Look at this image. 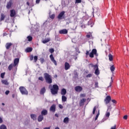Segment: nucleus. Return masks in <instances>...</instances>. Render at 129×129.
<instances>
[{
    "mask_svg": "<svg viewBox=\"0 0 129 129\" xmlns=\"http://www.w3.org/2000/svg\"><path fill=\"white\" fill-rule=\"evenodd\" d=\"M49 88L50 89V92L53 95L55 94H58V91L59 90V87L57 85H49Z\"/></svg>",
    "mask_w": 129,
    "mask_h": 129,
    "instance_id": "obj_1",
    "label": "nucleus"
},
{
    "mask_svg": "<svg viewBox=\"0 0 129 129\" xmlns=\"http://www.w3.org/2000/svg\"><path fill=\"white\" fill-rule=\"evenodd\" d=\"M89 55V57L90 58H94V55L97 57L98 56V54L97 53V50L96 49H93L92 52L89 54V51L87 50L86 53V57H87Z\"/></svg>",
    "mask_w": 129,
    "mask_h": 129,
    "instance_id": "obj_2",
    "label": "nucleus"
},
{
    "mask_svg": "<svg viewBox=\"0 0 129 129\" xmlns=\"http://www.w3.org/2000/svg\"><path fill=\"white\" fill-rule=\"evenodd\" d=\"M44 79H45L46 82L48 83V84H51L52 83V77L48 73L44 74Z\"/></svg>",
    "mask_w": 129,
    "mask_h": 129,
    "instance_id": "obj_3",
    "label": "nucleus"
},
{
    "mask_svg": "<svg viewBox=\"0 0 129 129\" xmlns=\"http://www.w3.org/2000/svg\"><path fill=\"white\" fill-rule=\"evenodd\" d=\"M19 90L22 94L23 95H28V91L24 87L21 86L19 87Z\"/></svg>",
    "mask_w": 129,
    "mask_h": 129,
    "instance_id": "obj_4",
    "label": "nucleus"
},
{
    "mask_svg": "<svg viewBox=\"0 0 129 129\" xmlns=\"http://www.w3.org/2000/svg\"><path fill=\"white\" fill-rule=\"evenodd\" d=\"M14 5L13 2V0H10L9 2H7V4L6 5V8L7 10H10V9H12V7Z\"/></svg>",
    "mask_w": 129,
    "mask_h": 129,
    "instance_id": "obj_5",
    "label": "nucleus"
},
{
    "mask_svg": "<svg viewBox=\"0 0 129 129\" xmlns=\"http://www.w3.org/2000/svg\"><path fill=\"white\" fill-rule=\"evenodd\" d=\"M111 101V97L110 96H107L104 99L105 103L106 104H108L109 102Z\"/></svg>",
    "mask_w": 129,
    "mask_h": 129,
    "instance_id": "obj_6",
    "label": "nucleus"
},
{
    "mask_svg": "<svg viewBox=\"0 0 129 129\" xmlns=\"http://www.w3.org/2000/svg\"><path fill=\"white\" fill-rule=\"evenodd\" d=\"M49 58L51 61L54 64L55 66H57V61L55 60V58L53 56V54H51L49 55Z\"/></svg>",
    "mask_w": 129,
    "mask_h": 129,
    "instance_id": "obj_7",
    "label": "nucleus"
},
{
    "mask_svg": "<svg viewBox=\"0 0 129 129\" xmlns=\"http://www.w3.org/2000/svg\"><path fill=\"white\" fill-rule=\"evenodd\" d=\"M83 88H82V87L80 86H77L75 87V90L77 92H81V91L83 90Z\"/></svg>",
    "mask_w": 129,
    "mask_h": 129,
    "instance_id": "obj_8",
    "label": "nucleus"
},
{
    "mask_svg": "<svg viewBox=\"0 0 129 129\" xmlns=\"http://www.w3.org/2000/svg\"><path fill=\"white\" fill-rule=\"evenodd\" d=\"M64 15H65V11H62L58 15L57 19H58V20H62V18H63Z\"/></svg>",
    "mask_w": 129,
    "mask_h": 129,
    "instance_id": "obj_9",
    "label": "nucleus"
},
{
    "mask_svg": "<svg viewBox=\"0 0 129 129\" xmlns=\"http://www.w3.org/2000/svg\"><path fill=\"white\" fill-rule=\"evenodd\" d=\"M17 15L16 13V10L14 9L10 10V17L11 18H14Z\"/></svg>",
    "mask_w": 129,
    "mask_h": 129,
    "instance_id": "obj_10",
    "label": "nucleus"
},
{
    "mask_svg": "<svg viewBox=\"0 0 129 129\" xmlns=\"http://www.w3.org/2000/svg\"><path fill=\"white\" fill-rule=\"evenodd\" d=\"M49 110L52 111V112H55V111H56V105L55 104H52L50 106Z\"/></svg>",
    "mask_w": 129,
    "mask_h": 129,
    "instance_id": "obj_11",
    "label": "nucleus"
},
{
    "mask_svg": "<svg viewBox=\"0 0 129 129\" xmlns=\"http://www.w3.org/2000/svg\"><path fill=\"white\" fill-rule=\"evenodd\" d=\"M59 33L61 35L63 34L65 35L66 34H68V30L67 29H62L59 31Z\"/></svg>",
    "mask_w": 129,
    "mask_h": 129,
    "instance_id": "obj_12",
    "label": "nucleus"
},
{
    "mask_svg": "<svg viewBox=\"0 0 129 129\" xmlns=\"http://www.w3.org/2000/svg\"><path fill=\"white\" fill-rule=\"evenodd\" d=\"M71 67V66H70V64L69 63H68V62H66L64 63L65 70H69V69H70Z\"/></svg>",
    "mask_w": 129,
    "mask_h": 129,
    "instance_id": "obj_13",
    "label": "nucleus"
},
{
    "mask_svg": "<svg viewBox=\"0 0 129 129\" xmlns=\"http://www.w3.org/2000/svg\"><path fill=\"white\" fill-rule=\"evenodd\" d=\"M86 101V99H85V98H83V99H81V100L80 101V102H79L80 106H83V105H84V103H85Z\"/></svg>",
    "mask_w": 129,
    "mask_h": 129,
    "instance_id": "obj_14",
    "label": "nucleus"
},
{
    "mask_svg": "<svg viewBox=\"0 0 129 129\" xmlns=\"http://www.w3.org/2000/svg\"><path fill=\"white\" fill-rule=\"evenodd\" d=\"M20 62V58H16L14 59V66H17L18 64H19V62Z\"/></svg>",
    "mask_w": 129,
    "mask_h": 129,
    "instance_id": "obj_15",
    "label": "nucleus"
},
{
    "mask_svg": "<svg viewBox=\"0 0 129 129\" xmlns=\"http://www.w3.org/2000/svg\"><path fill=\"white\" fill-rule=\"evenodd\" d=\"M45 92H46V88L43 87L40 91V94L41 95H44Z\"/></svg>",
    "mask_w": 129,
    "mask_h": 129,
    "instance_id": "obj_16",
    "label": "nucleus"
},
{
    "mask_svg": "<svg viewBox=\"0 0 129 129\" xmlns=\"http://www.w3.org/2000/svg\"><path fill=\"white\" fill-rule=\"evenodd\" d=\"M44 119V116H42V114H40L39 115V116L37 118V120L39 122H40V121H42Z\"/></svg>",
    "mask_w": 129,
    "mask_h": 129,
    "instance_id": "obj_17",
    "label": "nucleus"
},
{
    "mask_svg": "<svg viewBox=\"0 0 129 129\" xmlns=\"http://www.w3.org/2000/svg\"><path fill=\"white\" fill-rule=\"evenodd\" d=\"M41 113V115L43 116L44 115H47L48 114V111L46 109H43L42 110Z\"/></svg>",
    "mask_w": 129,
    "mask_h": 129,
    "instance_id": "obj_18",
    "label": "nucleus"
},
{
    "mask_svg": "<svg viewBox=\"0 0 129 129\" xmlns=\"http://www.w3.org/2000/svg\"><path fill=\"white\" fill-rule=\"evenodd\" d=\"M66 93H67V90H66V89H62L60 92V94L61 95H66Z\"/></svg>",
    "mask_w": 129,
    "mask_h": 129,
    "instance_id": "obj_19",
    "label": "nucleus"
},
{
    "mask_svg": "<svg viewBox=\"0 0 129 129\" xmlns=\"http://www.w3.org/2000/svg\"><path fill=\"white\" fill-rule=\"evenodd\" d=\"M93 13H95V14H96L97 16H100V12L99 9H94Z\"/></svg>",
    "mask_w": 129,
    "mask_h": 129,
    "instance_id": "obj_20",
    "label": "nucleus"
},
{
    "mask_svg": "<svg viewBox=\"0 0 129 129\" xmlns=\"http://www.w3.org/2000/svg\"><path fill=\"white\" fill-rule=\"evenodd\" d=\"M13 45V43H7L6 45V48L7 49V50H9V49H10V48H11V46H12Z\"/></svg>",
    "mask_w": 129,
    "mask_h": 129,
    "instance_id": "obj_21",
    "label": "nucleus"
},
{
    "mask_svg": "<svg viewBox=\"0 0 129 129\" xmlns=\"http://www.w3.org/2000/svg\"><path fill=\"white\" fill-rule=\"evenodd\" d=\"M31 118L33 120H37V115L35 114H31L30 115Z\"/></svg>",
    "mask_w": 129,
    "mask_h": 129,
    "instance_id": "obj_22",
    "label": "nucleus"
},
{
    "mask_svg": "<svg viewBox=\"0 0 129 129\" xmlns=\"http://www.w3.org/2000/svg\"><path fill=\"white\" fill-rule=\"evenodd\" d=\"M32 51H33V48L32 47H27L25 49V52H26V53H30V52H32Z\"/></svg>",
    "mask_w": 129,
    "mask_h": 129,
    "instance_id": "obj_23",
    "label": "nucleus"
},
{
    "mask_svg": "<svg viewBox=\"0 0 129 129\" xmlns=\"http://www.w3.org/2000/svg\"><path fill=\"white\" fill-rule=\"evenodd\" d=\"M2 82L3 84H4V85H9V82H8V80H2Z\"/></svg>",
    "mask_w": 129,
    "mask_h": 129,
    "instance_id": "obj_24",
    "label": "nucleus"
},
{
    "mask_svg": "<svg viewBox=\"0 0 129 129\" xmlns=\"http://www.w3.org/2000/svg\"><path fill=\"white\" fill-rule=\"evenodd\" d=\"M61 100L62 102H66L67 101V97L65 95H62L61 96Z\"/></svg>",
    "mask_w": 129,
    "mask_h": 129,
    "instance_id": "obj_25",
    "label": "nucleus"
},
{
    "mask_svg": "<svg viewBox=\"0 0 129 129\" xmlns=\"http://www.w3.org/2000/svg\"><path fill=\"white\" fill-rule=\"evenodd\" d=\"M5 18H6V15H5V14H4L3 13L1 14V19H0L1 22H2V21H4Z\"/></svg>",
    "mask_w": 129,
    "mask_h": 129,
    "instance_id": "obj_26",
    "label": "nucleus"
},
{
    "mask_svg": "<svg viewBox=\"0 0 129 129\" xmlns=\"http://www.w3.org/2000/svg\"><path fill=\"white\" fill-rule=\"evenodd\" d=\"M74 75L75 78H78V73H77V71L75 70L74 71Z\"/></svg>",
    "mask_w": 129,
    "mask_h": 129,
    "instance_id": "obj_27",
    "label": "nucleus"
},
{
    "mask_svg": "<svg viewBox=\"0 0 129 129\" xmlns=\"http://www.w3.org/2000/svg\"><path fill=\"white\" fill-rule=\"evenodd\" d=\"M50 38L45 39L42 41V43L43 44H46V43L50 42Z\"/></svg>",
    "mask_w": 129,
    "mask_h": 129,
    "instance_id": "obj_28",
    "label": "nucleus"
},
{
    "mask_svg": "<svg viewBox=\"0 0 129 129\" xmlns=\"http://www.w3.org/2000/svg\"><path fill=\"white\" fill-rule=\"evenodd\" d=\"M63 122L64 123H68L69 122V118L68 117H66L63 119Z\"/></svg>",
    "mask_w": 129,
    "mask_h": 129,
    "instance_id": "obj_29",
    "label": "nucleus"
},
{
    "mask_svg": "<svg viewBox=\"0 0 129 129\" xmlns=\"http://www.w3.org/2000/svg\"><path fill=\"white\" fill-rule=\"evenodd\" d=\"M108 57L109 61H112V60H113V56H112V54H109L108 55Z\"/></svg>",
    "mask_w": 129,
    "mask_h": 129,
    "instance_id": "obj_30",
    "label": "nucleus"
},
{
    "mask_svg": "<svg viewBox=\"0 0 129 129\" xmlns=\"http://www.w3.org/2000/svg\"><path fill=\"white\" fill-rule=\"evenodd\" d=\"M100 74V72H99V69H97L95 70V74L96 75H97L98 76V75Z\"/></svg>",
    "mask_w": 129,
    "mask_h": 129,
    "instance_id": "obj_31",
    "label": "nucleus"
},
{
    "mask_svg": "<svg viewBox=\"0 0 129 129\" xmlns=\"http://www.w3.org/2000/svg\"><path fill=\"white\" fill-rule=\"evenodd\" d=\"M27 38L28 39L29 42H31L33 40V37L31 36H27Z\"/></svg>",
    "mask_w": 129,
    "mask_h": 129,
    "instance_id": "obj_32",
    "label": "nucleus"
},
{
    "mask_svg": "<svg viewBox=\"0 0 129 129\" xmlns=\"http://www.w3.org/2000/svg\"><path fill=\"white\" fill-rule=\"evenodd\" d=\"M110 71H111V72H113V71H114V70H115V67H114V66H112L110 68Z\"/></svg>",
    "mask_w": 129,
    "mask_h": 129,
    "instance_id": "obj_33",
    "label": "nucleus"
},
{
    "mask_svg": "<svg viewBox=\"0 0 129 129\" xmlns=\"http://www.w3.org/2000/svg\"><path fill=\"white\" fill-rule=\"evenodd\" d=\"M8 69L10 71H11V70H12L13 69V64L11 63L9 65V66L8 67Z\"/></svg>",
    "mask_w": 129,
    "mask_h": 129,
    "instance_id": "obj_34",
    "label": "nucleus"
},
{
    "mask_svg": "<svg viewBox=\"0 0 129 129\" xmlns=\"http://www.w3.org/2000/svg\"><path fill=\"white\" fill-rule=\"evenodd\" d=\"M55 14H52L49 16V18L50 19H51V20H54V19H55Z\"/></svg>",
    "mask_w": 129,
    "mask_h": 129,
    "instance_id": "obj_35",
    "label": "nucleus"
},
{
    "mask_svg": "<svg viewBox=\"0 0 129 129\" xmlns=\"http://www.w3.org/2000/svg\"><path fill=\"white\" fill-rule=\"evenodd\" d=\"M49 51L51 54H53V53H54L55 51V49H54V48H50Z\"/></svg>",
    "mask_w": 129,
    "mask_h": 129,
    "instance_id": "obj_36",
    "label": "nucleus"
},
{
    "mask_svg": "<svg viewBox=\"0 0 129 129\" xmlns=\"http://www.w3.org/2000/svg\"><path fill=\"white\" fill-rule=\"evenodd\" d=\"M0 129H7V126H6V125H5L4 124H2L0 126Z\"/></svg>",
    "mask_w": 129,
    "mask_h": 129,
    "instance_id": "obj_37",
    "label": "nucleus"
},
{
    "mask_svg": "<svg viewBox=\"0 0 129 129\" xmlns=\"http://www.w3.org/2000/svg\"><path fill=\"white\" fill-rule=\"evenodd\" d=\"M34 61L35 62H37L38 61V56L35 55L34 56Z\"/></svg>",
    "mask_w": 129,
    "mask_h": 129,
    "instance_id": "obj_38",
    "label": "nucleus"
},
{
    "mask_svg": "<svg viewBox=\"0 0 129 129\" xmlns=\"http://www.w3.org/2000/svg\"><path fill=\"white\" fill-rule=\"evenodd\" d=\"M5 75H6V73H1V78H2V79L5 78Z\"/></svg>",
    "mask_w": 129,
    "mask_h": 129,
    "instance_id": "obj_39",
    "label": "nucleus"
},
{
    "mask_svg": "<svg viewBox=\"0 0 129 129\" xmlns=\"http://www.w3.org/2000/svg\"><path fill=\"white\" fill-rule=\"evenodd\" d=\"M99 114H100V113L99 112V111H98V112L97 113V114L96 115L95 120H97V118H98V117L99 116Z\"/></svg>",
    "mask_w": 129,
    "mask_h": 129,
    "instance_id": "obj_40",
    "label": "nucleus"
},
{
    "mask_svg": "<svg viewBox=\"0 0 129 129\" xmlns=\"http://www.w3.org/2000/svg\"><path fill=\"white\" fill-rule=\"evenodd\" d=\"M40 62L41 63V64H43V63H44V62H45V59H44V58H40Z\"/></svg>",
    "mask_w": 129,
    "mask_h": 129,
    "instance_id": "obj_41",
    "label": "nucleus"
},
{
    "mask_svg": "<svg viewBox=\"0 0 129 129\" xmlns=\"http://www.w3.org/2000/svg\"><path fill=\"white\" fill-rule=\"evenodd\" d=\"M105 115L106 117H109V115H110V113L109 112H106Z\"/></svg>",
    "mask_w": 129,
    "mask_h": 129,
    "instance_id": "obj_42",
    "label": "nucleus"
},
{
    "mask_svg": "<svg viewBox=\"0 0 129 129\" xmlns=\"http://www.w3.org/2000/svg\"><path fill=\"white\" fill-rule=\"evenodd\" d=\"M95 88H98V87H99L98 82H95Z\"/></svg>",
    "mask_w": 129,
    "mask_h": 129,
    "instance_id": "obj_43",
    "label": "nucleus"
},
{
    "mask_svg": "<svg viewBox=\"0 0 129 129\" xmlns=\"http://www.w3.org/2000/svg\"><path fill=\"white\" fill-rule=\"evenodd\" d=\"M81 2H82L81 0H76L75 4H80L81 3Z\"/></svg>",
    "mask_w": 129,
    "mask_h": 129,
    "instance_id": "obj_44",
    "label": "nucleus"
},
{
    "mask_svg": "<svg viewBox=\"0 0 129 129\" xmlns=\"http://www.w3.org/2000/svg\"><path fill=\"white\" fill-rule=\"evenodd\" d=\"M87 78H89L90 77H92V74H89L86 76Z\"/></svg>",
    "mask_w": 129,
    "mask_h": 129,
    "instance_id": "obj_45",
    "label": "nucleus"
},
{
    "mask_svg": "<svg viewBox=\"0 0 129 129\" xmlns=\"http://www.w3.org/2000/svg\"><path fill=\"white\" fill-rule=\"evenodd\" d=\"M39 80H40V81H44V78L43 77H39L38 78Z\"/></svg>",
    "mask_w": 129,
    "mask_h": 129,
    "instance_id": "obj_46",
    "label": "nucleus"
},
{
    "mask_svg": "<svg viewBox=\"0 0 129 129\" xmlns=\"http://www.w3.org/2000/svg\"><path fill=\"white\" fill-rule=\"evenodd\" d=\"M96 110V106H95L93 110V114L95 113V111Z\"/></svg>",
    "mask_w": 129,
    "mask_h": 129,
    "instance_id": "obj_47",
    "label": "nucleus"
},
{
    "mask_svg": "<svg viewBox=\"0 0 129 129\" xmlns=\"http://www.w3.org/2000/svg\"><path fill=\"white\" fill-rule=\"evenodd\" d=\"M94 66L95 65H94L93 63H90L89 64V67H91V68H93L94 67Z\"/></svg>",
    "mask_w": 129,
    "mask_h": 129,
    "instance_id": "obj_48",
    "label": "nucleus"
},
{
    "mask_svg": "<svg viewBox=\"0 0 129 129\" xmlns=\"http://www.w3.org/2000/svg\"><path fill=\"white\" fill-rule=\"evenodd\" d=\"M30 61H33V60L34 59V56H33V55L30 56Z\"/></svg>",
    "mask_w": 129,
    "mask_h": 129,
    "instance_id": "obj_49",
    "label": "nucleus"
},
{
    "mask_svg": "<svg viewBox=\"0 0 129 129\" xmlns=\"http://www.w3.org/2000/svg\"><path fill=\"white\" fill-rule=\"evenodd\" d=\"M94 69H98V65L97 64H95V66H94Z\"/></svg>",
    "mask_w": 129,
    "mask_h": 129,
    "instance_id": "obj_50",
    "label": "nucleus"
},
{
    "mask_svg": "<svg viewBox=\"0 0 129 129\" xmlns=\"http://www.w3.org/2000/svg\"><path fill=\"white\" fill-rule=\"evenodd\" d=\"M86 95L85 94H81L80 97H85Z\"/></svg>",
    "mask_w": 129,
    "mask_h": 129,
    "instance_id": "obj_51",
    "label": "nucleus"
},
{
    "mask_svg": "<svg viewBox=\"0 0 129 129\" xmlns=\"http://www.w3.org/2000/svg\"><path fill=\"white\" fill-rule=\"evenodd\" d=\"M86 37L88 38H90V37H91V35L90 34H87Z\"/></svg>",
    "mask_w": 129,
    "mask_h": 129,
    "instance_id": "obj_52",
    "label": "nucleus"
},
{
    "mask_svg": "<svg viewBox=\"0 0 129 129\" xmlns=\"http://www.w3.org/2000/svg\"><path fill=\"white\" fill-rule=\"evenodd\" d=\"M123 119H127V115H125L123 117Z\"/></svg>",
    "mask_w": 129,
    "mask_h": 129,
    "instance_id": "obj_53",
    "label": "nucleus"
},
{
    "mask_svg": "<svg viewBox=\"0 0 129 129\" xmlns=\"http://www.w3.org/2000/svg\"><path fill=\"white\" fill-rule=\"evenodd\" d=\"M111 101H112V102H113V103H115V104H116L117 102H116V101L115 100H114V99L112 100Z\"/></svg>",
    "mask_w": 129,
    "mask_h": 129,
    "instance_id": "obj_54",
    "label": "nucleus"
},
{
    "mask_svg": "<svg viewBox=\"0 0 129 129\" xmlns=\"http://www.w3.org/2000/svg\"><path fill=\"white\" fill-rule=\"evenodd\" d=\"M9 93H10V91L9 90L6 91L5 92V94H6V95H8Z\"/></svg>",
    "mask_w": 129,
    "mask_h": 129,
    "instance_id": "obj_55",
    "label": "nucleus"
},
{
    "mask_svg": "<svg viewBox=\"0 0 129 129\" xmlns=\"http://www.w3.org/2000/svg\"><path fill=\"white\" fill-rule=\"evenodd\" d=\"M41 0H36V4H40Z\"/></svg>",
    "mask_w": 129,
    "mask_h": 129,
    "instance_id": "obj_56",
    "label": "nucleus"
},
{
    "mask_svg": "<svg viewBox=\"0 0 129 129\" xmlns=\"http://www.w3.org/2000/svg\"><path fill=\"white\" fill-rule=\"evenodd\" d=\"M111 108H112V107H111V106H109L107 110H111Z\"/></svg>",
    "mask_w": 129,
    "mask_h": 129,
    "instance_id": "obj_57",
    "label": "nucleus"
},
{
    "mask_svg": "<svg viewBox=\"0 0 129 129\" xmlns=\"http://www.w3.org/2000/svg\"><path fill=\"white\" fill-rule=\"evenodd\" d=\"M107 50H108V51H109V45H107Z\"/></svg>",
    "mask_w": 129,
    "mask_h": 129,
    "instance_id": "obj_58",
    "label": "nucleus"
},
{
    "mask_svg": "<svg viewBox=\"0 0 129 129\" xmlns=\"http://www.w3.org/2000/svg\"><path fill=\"white\" fill-rule=\"evenodd\" d=\"M58 107H59V108H61V109L63 108V106H62V105L61 104H59L58 105Z\"/></svg>",
    "mask_w": 129,
    "mask_h": 129,
    "instance_id": "obj_59",
    "label": "nucleus"
},
{
    "mask_svg": "<svg viewBox=\"0 0 129 129\" xmlns=\"http://www.w3.org/2000/svg\"><path fill=\"white\" fill-rule=\"evenodd\" d=\"M0 123H3V119L2 117H0Z\"/></svg>",
    "mask_w": 129,
    "mask_h": 129,
    "instance_id": "obj_60",
    "label": "nucleus"
},
{
    "mask_svg": "<svg viewBox=\"0 0 129 129\" xmlns=\"http://www.w3.org/2000/svg\"><path fill=\"white\" fill-rule=\"evenodd\" d=\"M30 7H34V3H31Z\"/></svg>",
    "mask_w": 129,
    "mask_h": 129,
    "instance_id": "obj_61",
    "label": "nucleus"
},
{
    "mask_svg": "<svg viewBox=\"0 0 129 129\" xmlns=\"http://www.w3.org/2000/svg\"><path fill=\"white\" fill-rule=\"evenodd\" d=\"M3 36H8V34L7 33H3Z\"/></svg>",
    "mask_w": 129,
    "mask_h": 129,
    "instance_id": "obj_62",
    "label": "nucleus"
},
{
    "mask_svg": "<svg viewBox=\"0 0 129 129\" xmlns=\"http://www.w3.org/2000/svg\"><path fill=\"white\" fill-rule=\"evenodd\" d=\"M26 4L27 5V6H28L29 7H30V3H29V2H27Z\"/></svg>",
    "mask_w": 129,
    "mask_h": 129,
    "instance_id": "obj_63",
    "label": "nucleus"
},
{
    "mask_svg": "<svg viewBox=\"0 0 129 129\" xmlns=\"http://www.w3.org/2000/svg\"><path fill=\"white\" fill-rule=\"evenodd\" d=\"M43 129H50V127H45Z\"/></svg>",
    "mask_w": 129,
    "mask_h": 129,
    "instance_id": "obj_64",
    "label": "nucleus"
}]
</instances>
